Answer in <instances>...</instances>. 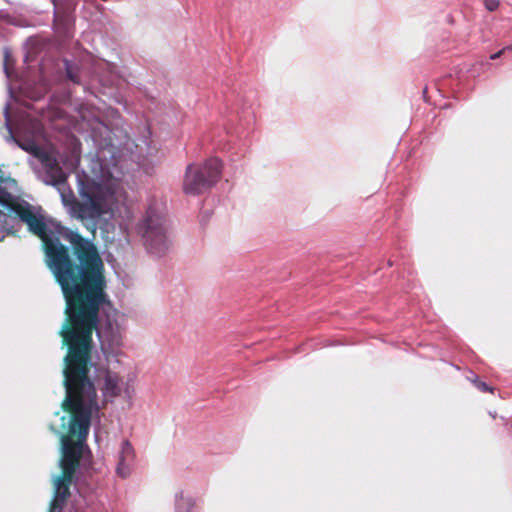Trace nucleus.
I'll return each mask as SVG.
<instances>
[{
	"label": "nucleus",
	"instance_id": "1",
	"mask_svg": "<svg viewBox=\"0 0 512 512\" xmlns=\"http://www.w3.org/2000/svg\"><path fill=\"white\" fill-rule=\"evenodd\" d=\"M66 300L67 319L60 335L69 347L65 356L62 403L71 414L70 436H62V476L55 481V495L50 512H61L70 495L69 487L79 460L87 449L86 439L91 418L99 411L97 394L88 377L92 351V335L97 329L99 308L105 301L104 291H62Z\"/></svg>",
	"mask_w": 512,
	"mask_h": 512
},
{
	"label": "nucleus",
	"instance_id": "2",
	"mask_svg": "<svg viewBox=\"0 0 512 512\" xmlns=\"http://www.w3.org/2000/svg\"><path fill=\"white\" fill-rule=\"evenodd\" d=\"M121 176L122 171L115 161L107 162L99 155L91 157L88 170L78 175L80 199H63L70 216L82 222H91L92 231L104 216L112 219L128 216L127 194Z\"/></svg>",
	"mask_w": 512,
	"mask_h": 512
},
{
	"label": "nucleus",
	"instance_id": "3",
	"mask_svg": "<svg viewBox=\"0 0 512 512\" xmlns=\"http://www.w3.org/2000/svg\"><path fill=\"white\" fill-rule=\"evenodd\" d=\"M221 167V161L217 158H210L202 165H188L183 180L184 193L199 195L210 189L220 179Z\"/></svg>",
	"mask_w": 512,
	"mask_h": 512
},
{
	"label": "nucleus",
	"instance_id": "4",
	"mask_svg": "<svg viewBox=\"0 0 512 512\" xmlns=\"http://www.w3.org/2000/svg\"><path fill=\"white\" fill-rule=\"evenodd\" d=\"M138 233L142 236L148 251L154 255H163L169 247L164 219L154 210L149 209L138 225Z\"/></svg>",
	"mask_w": 512,
	"mask_h": 512
},
{
	"label": "nucleus",
	"instance_id": "5",
	"mask_svg": "<svg viewBox=\"0 0 512 512\" xmlns=\"http://www.w3.org/2000/svg\"><path fill=\"white\" fill-rule=\"evenodd\" d=\"M98 383L105 402H113L122 392L128 399L134 394L133 385L129 381L124 383L123 378L110 369L98 371Z\"/></svg>",
	"mask_w": 512,
	"mask_h": 512
},
{
	"label": "nucleus",
	"instance_id": "6",
	"mask_svg": "<svg viewBox=\"0 0 512 512\" xmlns=\"http://www.w3.org/2000/svg\"><path fill=\"white\" fill-rule=\"evenodd\" d=\"M102 352L109 356L115 354L122 345V332L118 325L108 322L107 325L97 329Z\"/></svg>",
	"mask_w": 512,
	"mask_h": 512
},
{
	"label": "nucleus",
	"instance_id": "7",
	"mask_svg": "<svg viewBox=\"0 0 512 512\" xmlns=\"http://www.w3.org/2000/svg\"><path fill=\"white\" fill-rule=\"evenodd\" d=\"M134 449L129 441L124 440L121 444V448L118 454V462L116 467L117 474L126 478L131 474L133 462H134Z\"/></svg>",
	"mask_w": 512,
	"mask_h": 512
},
{
	"label": "nucleus",
	"instance_id": "8",
	"mask_svg": "<svg viewBox=\"0 0 512 512\" xmlns=\"http://www.w3.org/2000/svg\"><path fill=\"white\" fill-rule=\"evenodd\" d=\"M176 512H195L192 500L181 496L176 502Z\"/></svg>",
	"mask_w": 512,
	"mask_h": 512
},
{
	"label": "nucleus",
	"instance_id": "9",
	"mask_svg": "<svg viewBox=\"0 0 512 512\" xmlns=\"http://www.w3.org/2000/svg\"><path fill=\"white\" fill-rule=\"evenodd\" d=\"M55 7L56 19L58 18V14L64 10H68L74 6V2L72 0H51Z\"/></svg>",
	"mask_w": 512,
	"mask_h": 512
},
{
	"label": "nucleus",
	"instance_id": "10",
	"mask_svg": "<svg viewBox=\"0 0 512 512\" xmlns=\"http://www.w3.org/2000/svg\"><path fill=\"white\" fill-rule=\"evenodd\" d=\"M25 150L31 152L36 157H38L42 162L48 160V156L45 152H43L39 147L37 146H31L29 148H25Z\"/></svg>",
	"mask_w": 512,
	"mask_h": 512
},
{
	"label": "nucleus",
	"instance_id": "11",
	"mask_svg": "<svg viewBox=\"0 0 512 512\" xmlns=\"http://www.w3.org/2000/svg\"><path fill=\"white\" fill-rule=\"evenodd\" d=\"M485 7L489 11H495L499 6L498 0H484Z\"/></svg>",
	"mask_w": 512,
	"mask_h": 512
},
{
	"label": "nucleus",
	"instance_id": "12",
	"mask_svg": "<svg viewBox=\"0 0 512 512\" xmlns=\"http://www.w3.org/2000/svg\"><path fill=\"white\" fill-rule=\"evenodd\" d=\"M478 387H479L482 391H484V392L491 391V389L489 388V386H488L486 383H484V382H480V383L478 384Z\"/></svg>",
	"mask_w": 512,
	"mask_h": 512
},
{
	"label": "nucleus",
	"instance_id": "13",
	"mask_svg": "<svg viewBox=\"0 0 512 512\" xmlns=\"http://www.w3.org/2000/svg\"><path fill=\"white\" fill-rule=\"evenodd\" d=\"M504 52H505V49L503 48L500 51H498L497 53L492 54L490 56V59L495 60V59L499 58Z\"/></svg>",
	"mask_w": 512,
	"mask_h": 512
},
{
	"label": "nucleus",
	"instance_id": "14",
	"mask_svg": "<svg viewBox=\"0 0 512 512\" xmlns=\"http://www.w3.org/2000/svg\"><path fill=\"white\" fill-rule=\"evenodd\" d=\"M504 49H505V51H507V50L512 51V44L510 46L505 47Z\"/></svg>",
	"mask_w": 512,
	"mask_h": 512
},
{
	"label": "nucleus",
	"instance_id": "15",
	"mask_svg": "<svg viewBox=\"0 0 512 512\" xmlns=\"http://www.w3.org/2000/svg\"><path fill=\"white\" fill-rule=\"evenodd\" d=\"M2 201V188L0 187V202Z\"/></svg>",
	"mask_w": 512,
	"mask_h": 512
}]
</instances>
